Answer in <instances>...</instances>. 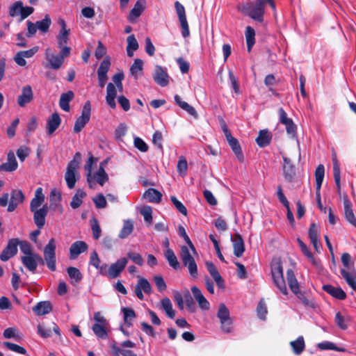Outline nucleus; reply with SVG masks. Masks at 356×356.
<instances>
[{
	"instance_id": "f257e3e1",
	"label": "nucleus",
	"mask_w": 356,
	"mask_h": 356,
	"mask_svg": "<svg viewBox=\"0 0 356 356\" xmlns=\"http://www.w3.org/2000/svg\"><path fill=\"white\" fill-rule=\"evenodd\" d=\"M184 238L188 246H181L179 257L184 266L187 268L191 277L196 279L198 277V269L195 258L192 254L193 255H197V253L188 236L186 234Z\"/></svg>"
},
{
	"instance_id": "f03ea898",
	"label": "nucleus",
	"mask_w": 356,
	"mask_h": 356,
	"mask_svg": "<svg viewBox=\"0 0 356 356\" xmlns=\"http://www.w3.org/2000/svg\"><path fill=\"white\" fill-rule=\"evenodd\" d=\"M265 0L250 1L238 6V10L243 15L250 17L257 22H263L265 13Z\"/></svg>"
},
{
	"instance_id": "7ed1b4c3",
	"label": "nucleus",
	"mask_w": 356,
	"mask_h": 356,
	"mask_svg": "<svg viewBox=\"0 0 356 356\" xmlns=\"http://www.w3.org/2000/svg\"><path fill=\"white\" fill-rule=\"evenodd\" d=\"M271 274L273 282L280 292L284 295L288 293L286 283L283 275V268L280 261L274 262L271 266Z\"/></svg>"
},
{
	"instance_id": "20e7f679",
	"label": "nucleus",
	"mask_w": 356,
	"mask_h": 356,
	"mask_svg": "<svg viewBox=\"0 0 356 356\" xmlns=\"http://www.w3.org/2000/svg\"><path fill=\"white\" fill-rule=\"evenodd\" d=\"M44 259L45 263L51 271L56 269V243L54 238H51L44 248Z\"/></svg>"
},
{
	"instance_id": "39448f33",
	"label": "nucleus",
	"mask_w": 356,
	"mask_h": 356,
	"mask_svg": "<svg viewBox=\"0 0 356 356\" xmlns=\"http://www.w3.org/2000/svg\"><path fill=\"white\" fill-rule=\"evenodd\" d=\"M217 316L220 319L222 330L226 333L231 332L232 321L230 318L229 311L225 304L219 305Z\"/></svg>"
},
{
	"instance_id": "423d86ee",
	"label": "nucleus",
	"mask_w": 356,
	"mask_h": 356,
	"mask_svg": "<svg viewBox=\"0 0 356 356\" xmlns=\"http://www.w3.org/2000/svg\"><path fill=\"white\" fill-rule=\"evenodd\" d=\"M91 105L89 101L86 102L82 108L81 115L79 116L74 124V131L79 133L88 122L90 118Z\"/></svg>"
},
{
	"instance_id": "0eeeda50",
	"label": "nucleus",
	"mask_w": 356,
	"mask_h": 356,
	"mask_svg": "<svg viewBox=\"0 0 356 356\" xmlns=\"http://www.w3.org/2000/svg\"><path fill=\"white\" fill-rule=\"evenodd\" d=\"M77 163L75 161H70L67 166L66 172L65 175V179L67 187L72 189L79 179V174L77 172Z\"/></svg>"
},
{
	"instance_id": "6e6552de",
	"label": "nucleus",
	"mask_w": 356,
	"mask_h": 356,
	"mask_svg": "<svg viewBox=\"0 0 356 356\" xmlns=\"http://www.w3.org/2000/svg\"><path fill=\"white\" fill-rule=\"evenodd\" d=\"M175 7L176 9L177 14L179 17V20L180 22L181 27L182 29V36L184 38H186L189 36L190 31L188 28V24L187 22L186 13H185V8L179 1H176L175 3Z\"/></svg>"
},
{
	"instance_id": "1a4fd4ad",
	"label": "nucleus",
	"mask_w": 356,
	"mask_h": 356,
	"mask_svg": "<svg viewBox=\"0 0 356 356\" xmlns=\"http://www.w3.org/2000/svg\"><path fill=\"white\" fill-rule=\"evenodd\" d=\"M19 240L17 238H12L8 241L6 247L3 250L0 254V259L3 261H6L15 255L17 252V246Z\"/></svg>"
},
{
	"instance_id": "9d476101",
	"label": "nucleus",
	"mask_w": 356,
	"mask_h": 356,
	"mask_svg": "<svg viewBox=\"0 0 356 356\" xmlns=\"http://www.w3.org/2000/svg\"><path fill=\"white\" fill-rule=\"evenodd\" d=\"M111 66L110 60L108 58H104L100 63L97 70V77L99 86L103 88L107 81V73Z\"/></svg>"
},
{
	"instance_id": "9b49d317",
	"label": "nucleus",
	"mask_w": 356,
	"mask_h": 356,
	"mask_svg": "<svg viewBox=\"0 0 356 356\" xmlns=\"http://www.w3.org/2000/svg\"><path fill=\"white\" fill-rule=\"evenodd\" d=\"M128 259L125 257L119 259L116 262L112 264L108 269V276L114 279L118 277L125 268Z\"/></svg>"
},
{
	"instance_id": "f8f14e48",
	"label": "nucleus",
	"mask_w": 356,
	"mask_h": 356,
	"mask_svg": "<svg viewBox=\"0 0 356 356\" xmlns=\"http://www.w3.org/2000/svg\"><path fill=\"white\" fill-rule=\"evenodd\" d=\"M24 195L21 190L14 189L10 193V202L8 206V211L12 212L17 206L24 202Z\"/></svg>"
},
{
	"instance_id": "ddd939ff",
	"label": "nucleus",
	"mask_w": 356,
	"mask_h": 356,
	"mask_svg": "<svg viewBox=\"0 0 356 356\" xmlns=\"http://www.w3.org/2000/svg\"><path fill=\"white\" fill-rule=\"evenodd\" d=\"M45 58L48 62L47 66L56 70L60 69L64 62L62 56L54 55L50 48L45 50Z\"/></svg>"
},
{
	"instance_id": "4468645a",
	"label": "nucleus",
	"mask_w": 356,
	"mask_h": 356,
	"mask_svg": "<svg viewBox=\"0 0 356 356\" xmlns=\"http://www.w3.org/2000/svg\"><path fill=\"white\" fill-rule=\"evenodd\" d=\"M154 81L161 87H165L169 83V76L166 71L159 65H156L153 74Z\"/></svg>"
},
{
	"instance_id": "2eb2a0df",
	"label": "nucleus",
	"mask_w": 356,
	"mask_h": 356,
	"mask_svg": "<svg viewBox=\"0 0 356 356\" xmlns=\"http://www.w3.org/2000/svg\"><path fill=\"white\" fill-rule=\"evenodd\" d=\"M343 202L344 207V216L346 220L355 226L356 227V218L354 215L352 204L348 199V197L346 194H344L343 196Z\"/></svg>"
},
{
	"instance_id": "dca6fc26",
	"label": "nucleus",
	"mask_w": 356,
	"mask_h": 356,
	"mask_svg": "<svg viewBox=\"0 0 356 356\" xmlns=\"http://www.w3.org/2000/svg\"><path fill=\"white\" fill-rule=\"evenodd\" d=\"M38 51V47H34L32 49L26 51H20L16 54L14 57V60L18 65L25 66L26 65L25 58H31Z\"/></svg>"
},
{
	"instance_id": "f3484780",
	"label": "nucleus",
	"mask_w": 356,
	"mask_h": 356,
	"mask_svg": "<svg viewBox=\"0 0 356 356\" xmlns=\"http://www.w3.org/2000/svg\"><path fill=\"white\" fill-rule=\"evenodd\" d=\"M33 99V93L31 86L27 85L22 88V94L17 98V104L20 107H24Z\"/></svg>"
},
{
	"instance_id": "a211bd4d",
	"label": "nucleus",
	"mask_w": 356,
	"mask_h": 356,
	"mask_svg": "<svg viewBox=\"0 0 356 356\" xmlns=\"http://www.w3.org/2000/svg\"><path fill=\"white\" fill-rule=\"evenodd\" d=\"M33 213V220L38 229H41L45 224V217L48 213V207L44 205L42 208L32 211Z\"/></svg>"
},
{
	"instance_id": "6ab92c4d",
	"label": "nucleus",
	"mask_w": 356,
	"mask_h": 356,
	"mask_svg": "<svg viewBox=\"0 0 356 356\" xmlns=\"http://www.w3.org/2000/svg\"><path fill=\"white\" fill-rule=\"evenodd\" d=\"M191 292L195 300L197 301L200 309L203 310H209L210 304L209 301L203 296L202 291L196 286L191 287Z\"/></svg>"
},
{
	"instance_id": "aec40b11",
	"label": "nucleus",
	"mask_w": 356,
	"mask_h": 356,
	"mask_svg": "<svg viewBox=\"0 0 356 356\" xmlns=\"http://www.w3.org/2000/svg\"><path fill=\"white\" fill-rule=\"evenodd\" d=\"M206 267L207 270L209 271L211 276L214 280L215 282L216 283V285L220 289H223L225 287V283L222 277L220 275L219 272L216 269L214 264L211 261H207L206 262Z\"/></svg>"
},
{
	"instance_id": "412c9836",
	"label": "nucleus",
	"mask_w": 356,
	"mask_h": 356,
	"mask_svg": "<svg viewBox=\"0 0 356 356\" xmlns=\"http://www.w3.org/2000/svg\"><path fill=\"white\" fill-rule=\"evenodd\" d=\"M88 250V245L83 241H78L73 243L70 248V257L71 259H76L81 253Z\"/></svg>"
},
{
	"instance_id": "4be33fe9",
	"label": "nucleus",
	"mask_w": 356,
	"mask_h": 356,
	"mask_svg": "<svg viewBox=\"0 0 356 356\" xmlns=\"http://www.w3.org/2000/svg\"><path fill=\"white\" fill-rule=\"evenodd\" d=\"M61 195L56 189H52L49 195V209L54 211L58 210L59 213L63 212V207L60 204Z\"/></svg>"
},
{
	"instance_id": "5701e85b",
	"label": "nucleus",
	"mask_w": 356,
	"mask_h": 356,
	"mask_svg": "<svg viewBox=\"0 0 356 356\" xmlns=\"http://www.w3.org/2000/svg\"><path fill=\"white\" fill-rule=\"evenodd\" d=\"M232 241L234 255L237 257H241L245 252V244L243 238L239 234H235Z\"/></svg>"
},
{
	"instance_id": "b1692460",
	"label": "nucleus",
	"mask_w": 356,
	"mask_h": 356,
	"mask_svg": "<svg viewBox=\"0 0 356 356\" xmlns=\"http://www.w3.org/2000/svg\"><path fill=\"white\" fill-rule=\"evenodd\" d=\"M61 123V119L57 113H53L47 120V132L48 135H51L58 128Z\"/></svg>"
},
{
	"instance_id": "393cba45",
	"label": "nucleus",
	"mask_w": 356,
	"mask_h": 356,
	"mask_svg": "<svg viewBox=\"0 0 356 356\" xmlns=\"http://www.w3.org/2000/svg\"><path fill=\"white\" fill-rule=\"evenodd\" d=\"M341 274L348 286L356 291V272L355 269L350 270L341 269Z\"/></svg>"
},
{
	"instance_id": "a878e982",
	"label": "nucleus",
	"mask_w": 356,
	"mask_h": 356,
	"mask_svg": "<svg viewBox=\"0 0 356 356\" xmlns=\"http://www.w3.org/2000/svg\"><path fill=\"white\" fill-rule=\"evenodd\" d=\"M145 0H138L135 3L134 8L131 10L128 19L133 22L142 14L145 9Z\"/></svg>"
},
{
	"instance_id": "bb28decb",
	"label": "nucleus",
	"mask_w": 356,
	"mask_h": 356,
	"mask_svg": "<svg viewBox=\"0 0 356 356\" xmlns=\"http://www.w3.org/2000/svg\"><path fill=\"white\" fill-rule=\"evenodd\" d=\"M229 138H226L229 145L232 148L233 152L240 161H243L244 159L243 154L241 150V145L236 138L232 136H228Z\"/></svg>"
},
{
	"instance_id": "cd10ccee",
	"label": "nucleus",
	"mask_w": 356,
	"mask_h": 356,
	"mask_svg": "<svg viewBox=\"0 0 356 356\" xmlns=\"http://www.w3.org/2000/svg\"><path fill=\"white\" fill-rule=\"evenodd\" d=\"M175 103L183 110L186 111L188 114L194 117L195 119L198 118V114L195 108L189 105L187 102L182 101L179 95H175L174 97Z\"/></svg>"
},
{
	"instance_id": "c85d7f7f",
	"label": "nucleus",
	"mask_w": 356,
	"mask_h": 356,
	"mask_svg": "<svg viewBox=\"0 0 356 356\" xmlns=\"http://www.w3.org/2000/svg\"><path fill=\"white\" fill-rule=\"evenodd\" d=\"M323 289L332 296L339 300H344L346 297V293L339 287H335L330 284H326L323 286Z\"/></svg>"
},
{
	"instance_id": "c756f323",
	"label": "nucleus",
	"mask_w": 356,
	"mask_h": 356,
	"mask_svg": "<svg viewBox=\"0 0 356 356\" xmlns=\"http://www.w3.org/2000/svg\"><path fill=\"white\" fill-rule=\"evenodd\" d=\"M44 200V195L42 193V188H38L35 192V197L31 200L30 204L31 211L39 209L38 207L42 205Z\"/></svg>"
},
{
	"instance_id": "7c9ffc66",
	"label": "nucleus",
	"mask_w": 356,
	"mask_h": 356,
	"mask_svg": "<svg viewBox=\"0 0 356 356\" xmlns=\"http://www.w3.org/2000/svg\"><path fill=\"white\" fill-rule=\"evenodd\" d=\"M286 278L289 286L291 291L298 295L300 293V288L298 282L295 276V274L291 269H288L286 271Z\"/></svg>"
},
{
	"instance_id": "2f4dec72",
	"label": "nucleus",
	"mask_w": 356,
	"mask_h": 356,
	"mask_svg": "<svg viewBox=\"0 0 356 356\" xmlns=\"http://www.w3.org/2000/svg\"><path fill=\"white\" fill-rule=\"evenodd\" d=\"M164 256L170 266H171L174 270H178L181 269V264L172 249L168 248L164 252Z\"/></svg>"
},
{
	"instance_id": "473e14b6",
	"label": "nucleus",
	"mask_w": 356,
	"mask_h": 356,
	"mask_svg": "<svg viewBox=\"0 0 356 356\" xmlns=\"http://www.w3.org/2000/svg\"><path fill=\"white\" fill-rule=\"evenodd\" d=\"M52 306L49 301H41L33 307V311L38 316H42L50 313Z\"/></svg>"
},
{
	"instance_id": "72a5a7b5",
	"label": "nucleus",
	"mask_w": 356,
	"mask_h": 356,
	"mask_svg": "<svg viewBox=\"0 0 356 356\" xmlns=\"http://www.w3.org/2000/svg\"><path fill=\"white\" fill-rule=\"evenodd\" d=\"M116 94H117V90H116L115 86L112 83H109L107 85V88H106V103L108 104V105L113 108H115V106H116L115 102Z\"/></svg>"
},
{
	"instance_id": "f704fd0d",
	"label": "nucleus",
	"mask_w": 356,
	"mask_h": 356,
	"mask_svg": "<svg viewBox=\"0 0 356 356\" xmlns=\"http://www.w3.org/2000/svg\"><path fill=\"white\" fill-rule=\"evenodd\" d=\"M74 92L69 90L65 93H63L59 99V106L60 108L65 111H70V102L74 98Z\"/></svg>"
},
{
	"instance_id": "c9c22d12",
	"label": "nucleus",
	"mask_w": 356,
	"mask_h": 356,
	"mask_svg": "<svg viewBox=\"0 0 356 356\" xmlns=\"http://www.w3.org/2000/svg\"><path fill=\"white\" fill-rule=\"evenodd\" d=\"M283 170L285 179L287 181H291L293 179L296 173L295 167L291 163L290 159L286 157L284 158Z\"/></svg>"
},
{
	"instance_id": "e433bc0d",
	"label": "nucleus",
	"mask_w": 356,
	"mask_h": 356,
	"mask_svg": "<svg viewBox=\"0 0 356 356\" xmlns=\"http://www.w3.org/2000/svg\"><path fill=\"white\" fill-rule=\"evenodd\" d=\"M3 163L6 166V172H12L17 169L18 163L13 151L8 152L7 154V161Z\"/></svg>"
},
{
	"instance_id": "4c0bfd02",
	"label": "nucleus",
	"mask_w": 356,
	"mask_h": 356,
	"mask_svg": "<svg viewBox=\"0 0 356 356\" xmlns=\"http://www.w3.org/2000/svg\"><path fill=\"white\" fill-rule=\"evenodd\" d=\"M161 307L165 312L167 316L173 319L175 316V312L172 308V304L170 298L165 297L161 300Z\"/></svg>"
},
{
	"instance_id": "58836bf2",
	"label": "nucleus",
	"mask_w": 356,
	"mask_h": 356,
	"mask_svg": "<svg viewBox=\"0 0 356 356\" xmlns=\"http://www.w3.org/2000/svg\"><path fill=\"white\" fill-rule=\"evenodd\" d=\"M143 197L150 202L159 203L161 200L162 194L157 190L151 188L145 192Z\"/></svg>"
},
{
	"instance_id": "ea45409f",
	"label": "nucleus",
	"mask_w": 356,
	"mask_h": 356,
	"mask_svg": "<svg viewBox=\"0 0 356 356\" xmlns=\"http://www.w3.org/2000/svg\"><path fill=\"white\" fill-rule=\"evenodd\" d=\"M271 140V135L267 130H261L256 138L257 145L261 147L267 146Z\"/></svg>"
},
{
	"instance_id": "a19ab883",
	"label": "nucleus",
	"mask_w": 356,
	"mask_h": 356,
	"mask_svg": "<svg viewBox=\"0 0 356 356\" xmlns=\"http://www.w3.org/2000/svg\"><path fill=\"white\" fill-rule=\"evenodd\" d=\"M109 325L94 324L92 330L97 338L105 339L108 337V328Z\"/></svg>"
},
{
	"instance_id": "79ce46f5",
	"label": "nucleus",
	"mask_w": 356,
	"mask_h": 356,
	"mask_svg": "<svg viewBox=\"0 0 356 356\" xmlns=\"http://www.w3.org/2000/svg\"><path fill=\"white\" fill-rule=\"evenodd\" d=\"M290 345L293 349L294 354L297 355H300L305 348V343L303 337L300 336L298 337L296 340L291 341Z\"/></svg>"
},
{
	"instance_id": "37998d69",
	"label": "nucleus",
	"mask_w": 356,
	"mask_h": 356,
	"mask_svg": "<svg viewBox=\"0 0 356 356\" xmlns=\"http://www.w3.org/2000/svg\"><path fill=\"white\" fill-rule=\"evenodd\" d=\"M86 196V193L82 189H78L70 202L71 207L74 209L79 208L83 202V197Z\"/></svg>"
},
{
	"instance_id": "c03bdc74",
	"label": "nucleus",
	"mask_w": 356,
	"mask_h": 356,
	"mask_svg": "<svg viewBox=\"0 0 356 356\" xmlns=\"http://www.w3.org/2000/svg\"><path fill=\"white\" fill-rule=\"evenodd\" d=\"M143 69V61L140 58L134 60V63L130 67V73L134 79H137L142 73Z\"/></svg>"
},
{
	"instance_id": "a18cd8bd",
	"label": "nucleus",
	"mask_w": 356,
	"mask_h": 356,
	"mask_svg": "<svg viewBox=\"0 0 356 356\" xmlns=\"http://www.w3.org/2000/svg\"><path fill=\"white\" fill-rule=\"evenodd\" d=\"M22 263L31 272L35 273L37 269V264L35 262L33 254L23 256L21 258Z\"/></svg>"
},
{
	"instance_id": "49530a36",
	"label": "nucleus",
	"mask_w": 356,
	"mask_h": 356,
	"mask_svg": "<svg viewBox=\"0 0 356 356\" xmlns=\"http://www.w3.org/2000/svg\"><path fill=\"white\" fill-rule=\"evenodd\" d=\"M127 53L129 57L134 56V51L138 49V43L134 36V35H130L127 38Z\"/></svg>"
},
{
	"instance_id": "de8ad7c7",
	"label": "nucleus",
	"mask_w": 356,
	"mask_h": 356,
	"mask_svg": "<svg viewBox=\"0 0 356 356\" xmlns=\"http://www.w3.org/2000/svg\"><path fill=\"white\" fill-rule=\"evenodd\" d=\"M134 230V223L131 220H126L124 221L123 227L119 233L118 237L120 238H125L131 234Z\"/></svg>"
},
{
	"instance_id": "09e8293b",
	"label": "nucleus",
	"mask_w": 356,
	"mask_h": 356,
	"mask_svg": "<svg viewBox=\"0 0 356 356\" xmlns=\"http://www.w3.org/2000/svg\"><path fill=\"white\" fill-rule=\"evenodd\" d=\"M245 39L247 43L248 51L250 52L255 42V31L251 26H247L245 29Z\"/></svg>"
},
{
	"instance_id": "8fccbe9b",
	"label": "nucleus",
	"mask_w": 356,
	"mask_h": 356,
	"mask_svg": "<svg viewBox=\"0 0 356 356\" xmlns=\"http://www.w3.org/2000/svg\"><path fill=\"white\" fill-rule=\"evenodd\" d=\"M122 312L124 315V323L130 327L132 325V322L134 319L136 318V313L134 310L129 307H123L122 309Z\"/></svg>"
},
{
	"instance_id": "3c124183",
	"label": "nucleus",
	"mask_w": 356,
	"mask_h": 356,
	"mask_svg": "<svg viewBox=\"0 0 356 356\" xmlns=\"http://www.w3.org/2000/svg\"><path fill=\"white\" fill-rule=\"evenodd\" d=\"M67 272L72 280V284H75L82 280V275L78 268L70 266L67 268Z\"/></svg>"
},
{
	"instance_id": "603ef678",
	"label": "nucleus",
	"mask_w": 356,
	"mask_h": 356,
	"mask_svg": "<svg viewBox=\"0 0 356 356\" xmlns=\"http://www.w3.org/2000/svg\"><path fill=\"white\" fill-rule=\"evenodd\" d=\"M37 28L42 33H47L51 24V20L48 15H46L44 18L40 21L35 22Z\"/></svg>"
},
{
	"instance_id": "864d4df0",
	"label": "nucleus",
	"mask_w": 356,
	"mask_h": 356,
	"mask_svg": "<svg viewBox=\"0 0 356 356\" xmlns=\"http://www.w3.org/2000/svg\"><path fill=\"white\" fill-rule=\"evenodd\" d=\"M95 181L101 186H103L106 181H108V177L102 166L99 167V169L97 172L95 173L92 180Z\"/></svg>"
},
{
	"instance_id": "5fc2aeb1",
	"label": "nucleus",
	"mask_w": 356,
	"mask_h": 356,
	"mask_svg": "<svg viewBox=\"0 0 356 356\" xmlns=\"http://www.w3.org/2000/svg\"><path fill=\"white\" fill-rule=\"evenodd\" d=\"M298 243L299 244V246L301 249V251L302 252V253L311 261V262L314 265V266H318V261H316V259L313 257L312 254L311 253V252L309 251V248H307V246L300 239V238H298Z\"/></svg>"
},
{
	"instance_id": "6e6d98bb",
	"label": "nucleus",
	"mask_w": 356,
	"mask_h": 356,
	"mask_svg": "<svg viewBox=\"0 0 356 356\" xmlns=\"http://www.w3.org/2000/svg\"><path fill=\"white\" fill-rule=\"evenodd\" d=\"M120 346L122 348V356H137V354L135 353L133 350L124 349L125 348H134L136 344L134 342L129 340H127L122 342Z\"/></svg>"
},
{
	"instance_id": "4d7b16f0",
	"label": "nucleus",
	"mask_w": 356,
	"mask_h": 356,
	"mask_svg": "<svg viewBox=\"0 0 356 356\" xmlns=\"http://www.w3.org/2000/svg\"><path fill=\"white\" fill-rule=\"evenodd\" d=\"M335 323L341 330L348 328V317L343 316L340 312H337L335 315Z\"/></svg>"
},
{
	"instance_id": "13d9d810",
	"label": "nucleus",
	"mask_w": 356,
	"mask_h": 356,
	"mask_svg": "<svg viewBox=\"0 0 356 356\" xmlns=\"http://www.w3.org/2000/svg\"><path fill=\"white\" fill-rule=\"evenodd\" d=\"M94 163V157L91 155L85 165V169L88 171L87 181L90 188H92V165Z\"/></svg>"
},
{
	"instance_id": "bf43d9fd",
	"label": "nucleus",
	"mask_w": 356,
	"mask_h": 356,
	"mask_svg": "<svg viewBox=\"0 0 356 356\" xmlns=\"http://www.w3.org/2000/svg\"><path fill=\"white\" fill-rule=\"evenodd\" d=\"M341 262L344 266V269L350 270L354 268V262L352 261L351 256L350 254L345 252L341 255Z\"/></svg>"
},
{
	"instance_id": "052dcab7",
	"label": "nucleus",
	"mask_w": 356,
	"mask_h": 356,
	"mask_svg": "<svg viewBox=\"0 0 356 356\" xmlns=\"http://www.w3.org/2000/svg\"><path fill=\"white\" fill-rule=\"evenodd\" d=\"M3 346L8 349L19 354L26 355L27 353V351L24 348L9 341L3 342Z\"/></svg>"
},
{
	"instance_id": "680f3d73",
	"label": "nucleus",
	"mask_w": 356,
	"mask_h": 356,
	"mask_svg": "<svg viewBox=\"0 0 356 356\" xmlns=\"http://www.w3.org/2000/svg\"><path fill=\"white\" fill-rule=\"evenodd\" d=\"M177 172L179 175L184 176L186 175L188 169L187 161L184 156H180L177 165Z\"/></svg>"
},
{
	"instance_id": "e2e57ef3",
	"label": "nucleus",
	"mask_w": 356,
	"mask_h": 356,
	"mask_svg": "<svg viewBox=\"0 0 356 356\" xmlns=\"http://www.w3.org/2000/svg\"><path fill=\"white\" fill-rule=\"evenodd\" d=\"M91 229L92 232V236L95 240H97L101 236L102 229L97 219L93 218L91 220Z\"/></svg>"
},
{
	"instance_id": "0e129e2a",
	"label": "nucleus",
	"mask_w": 356,
	"mask_h": 356,
	"mask_svg": "<svg viewBox=\"0 0 356 356\" xmlns=\"http://www.w3.org/2000/svg\"><path fill=\"white\" fill-rule=\"evenodd\" d=\"M145 293L149 294L152 292V286L149 282L145 278L140 277L136 284Z\"/></svg>"
},
{
	"instance_id": "69168bd1",
	"label": "nucleus",
	"mask_w": 356,
	"mask_h": 356,
	"mask_svg": "<svg viewBox=\"0 0 356 356\" xmlns=\"http://www.w3.org/2000/svg\"><path fill=\"white\" fill-rule=\"evenodd\" d=\"M70 31H59V33L57 36L58 46L59 47H61L64 44L67 43L69 40Z\"/></svg>"
},
{
	"instance_id": "338daca9",
	"label": "nucleus",
	"mask_w": 356,
	"mask_h": 356,
	"mask_svg": "<svg viewBox=\"0 0 356 356\" xmlns=\"http://www.w3.org/2000/svg\"><path fill=\"white\" fill-rule=\"evenodd\" d=\"M22 8V1L15 2L10 8V10H9L10 15L13 17L20 15Z\"/></svg>"
},
{
	"instance_id": "774afa93",
	"label": "nucleus",
	"mask_w": 356,
	"mask_h": 356,
	"mask_svg": "<svg viewBox=\"0 0 356 356\" xmlns=\"http://www.w3.org/2000/svg\"><path fill=\"white\" fill-rule=\"evenodd\" d=\"M19 245L20 248L21 252L24 254V256L31 255L34 254L33 252V250L31 244L26 241H19Z\"/></svg>"
}]
</instances>
